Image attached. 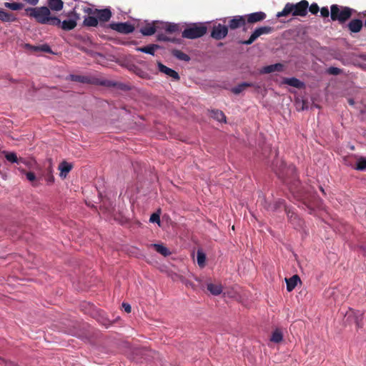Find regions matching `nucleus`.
Returning <instances> with one entry per match:
<instances>
[{
	"mask_svg": "<svg viewBox=\"0 0 366 366\" xmlns=\"http://www.w3.org/2000/svg\"><path fill=\"white\" fill-rule=\"evenodd\" d=\"M47 2L49 9L53 11H59L63 9L64 2L62 0H48Z\"/></svg>",
	"mask_w": 366,
	"mask_h": 366,
	"instance_id": "bb28decb",
	"label": "nucleus"
},
{
	"mask_svg": "<svg viewBox=\"0 0 366 366\" xmlns=\"http://www.w3.org/2000/svg\"><path fill=\"white\" fill-rule=\"evenodd\" d=\"M73 165L66 161H63L59 165V169L60 170L59 176L61 178H66L68 173L72 169Z\"/></svg>",
	"mask_w": 366,
	"mask_h": 366,
	"instance_id": "6ab92c4d",
	"label": "nucleus"
},
{
	"mask_svg": "<svg viewBox=\"0 0 366 366\" xmlns=\"http://www.w3.org/2000/svg\"><path fill=\"white\" fill-rule=\"evenodd\" d=\"M84 12L88 14V16H92L96 14V9L92 8H86L84 9Z\"/></svg>",
	"mask_w": 366,
	"mask_h": 366,
	"instance_id": "09e8293b",
	"label": "nucleus"
},
{
	"mask_svg": "<svg viewBox=\"0 0 366 366\" xmlns=\"http://www.w3.org/2000/svg\"><path fill=\"white\" fill-rule=\"evenodd\" d=\"M26 177L27 179L30 182H34L36 180V175L34 172H28L26 173Z\"/></svg>",
	"mask_w": 366,
	"mask_h": 366,
	"instance_id": "de8ad7c7",
	"label": "nucleus"
},
{
	"mask_svg": "<svg viewBox=\"0 0 366 366\" xmlns=\"http://www.w3.org/2000/svg\"><path fill=\"white\" fill-rule=\"evenodd\" d=\"M309 2L307 0H302L297 4L287 3L282 11L277 12V17L288 16H305L307 14Z\"/></svg>",
	"mask_w": 366,
	"mask_h": 366,
	"instance_id": "7ed1b4c3",
	"label": "nucleus"
},
{
	"mask_svg": "<svg viewBox=\"0 0 366 366\" xmlns=\"http://www.w3.org/2000/svg\"><path fill=\"white\" fill-rule=\"evenodd\" d=\"M25 11L27 16L34 18L39 24L52 26H59L61 24L59 18L51 16L50 9L46 6L29 7Z\"/></svg>",
	"mask_w": 366,
	"mask_h": 366,
	"instance_id": "f257e3e1",
	"label": "nucleus"
},
{
	"mask_svg": "<svg viewBox=\"0 0 366 366\" xmlns=\"http://www.w3.org/2000/svg\"><path fill=\"white\" fill-rule=\"evenodd\" d=\"M157 66L160 72L165 74L176 81H179L180 79V76L176 71L166 66L162 63L157 62Z\"/></svg>",
	"mask_w": 366,
	"mask_h": 366,
	"instance_id": "dca6fc26",
	"label": "nucleus"
},
{
	"mask_svg": "<svg viewBox=\"0 0 366 366\" xmlns=\"http://www.w3.org/2000/svg\"><path fill=\"white\" fill-rule=\"evenodd\" d=\"M207 26L203 24H193L182 31V36L189 39L199 38L207 33Z\"/></svg>",
	"mask_w": 366,
	"mask_h": 366,
	"instance_id": "0eeeda50",
	"label": "nucleus"
},
{
	"mask_svg": "<svg viewBox=\"0 0 366 366\" xmlns=\"http://www.w3.org/2000/svg\"><path fill=\"white\" fill-rule=\"evenodd\" d=\"M69 79L73 81L80 82V83H86V84H93L97 85H101L107 87H115L117 85V83L108 79H100L97 78H90L86 76L82 75H76L71 74L69 76Z\"/></svg>",
	"mask_w": 366,
	"mask_h": 366,
	"instance_id": "39448f33",
	"label": "nucleus"
},
{
	"mask_svg": "<svg viewBox=\"0 0 366 366\" xmlns=\"http://www.w3.org/2000/svg\"><path fill=\"white\" fill-rule=\"evenodd\" d=\"M285 281L287 283V290L288 292L292 291L297 286V283L301 282L300 278L297 274H295L288 279L286 278Z\"/></svg>",
	"mask_w": 366,
	"mask_h": 366,
	"instance_id": "b1692460",
	"label": "nucleus"
},
{
	"mask_svg": "<svg viewBox=\"0 0 366 366\" xmlns=\"http://www.w3.org/2000/svg\"><path fill=\"white\" fill-rule=\"evenodd\" d=\"M122 307L124 308V311L127 313H130L132 311L131 305L128 303L123 302Z\"/></svg>",
	"mask_w": 366,
	"mask_h": 366,
	"instance_id": "8fccbe9b",
	"label": "nucleus"
},
{
	"mask_svg": "<svg viewBox=\"0 0 366 366\" xmlns=\"http://www.w3.org/2000/svg\"><path fill=\"white\" fill-rule=\"evenodd\" d=\"M308 9L312 14H317L320 11L319 6L316 3H313L309 6Z\"/></svg>",
	"mask_w": 366,
	"mask_h": 366,
	"instance_id": "79ce46f5",
	"label": "nucleus"
},
{
	"mask_svg": "<svg viewBox=\"0 0 366 366\" xmlns=\"http://www.w3.org/2000/svg\"><path fill=\"white\" fill-rule=\"evenodd\" d=\"M348 29L351 32L357 33L361 31L363 24L360 19H352L347 24Z\"/></svg>",
	"mask_w": 366,
	"mask_h": 366,
	"instance_id": "4be33fe9",
	"label": "nucleus"
},
{
	"mask_svg": "<svg viewBox=\"0 0 366 366\" xmlns=\"http://www.w3.org/2000/svg\"><path fill=\"white\" fill-rule=\"evenodd\" d=\"M172 54L177 59L182 61H189L190 60L189 55L178 49H173L172 51Z\"/></svg>",
	"mask_w": 366,
	"mask_h": 366,
	"instance_id": "c756f323",
	"label": "nucleus"
},
{
	"mask_svg": "<svg viewBox=\"0 0 366 366\" xmlns=\"http://www.w3.org/2000/svg\"><path fill=\"white\" fill-rule=\"evenodd\" d=\"M252 83L243 82L238 84L237 86L232 89V92L235 94H239L243 92L246 88L252 86Z\"/></svg>",
	"mask_w": 366,
	"mask_h": 366,
	"instance_id": "2f4dec72",
	"label": "nucleus"
},
{
	"mask_svg": "<svg viewBox=\"0 0 366 366\" xmlns=\"http://www.w3.org/2000/svg\"><path fill=\"white\" fill-rule=\"evenodd\" d=\"M2 153L4 154L6 160L11 163H16L19 164L21 163L25 164V160L23 158H18L17 155L14 152H8L3 151Z\"/></svg>",
	"mask_w": 366,
	"mask_h": 366,
	"instance_id": "a211bd4d",
	"label": "nucleus"
},
{
	"mask_svg": "<svg viewBox=\"0 0 366 366\" xmlns=\"http://www.w3.org/2000/svg\"><path fill=\"white\" fill-rule=\"evenodd\" d=\"M281 207L285 208L290 222L294 224L295 227H301L302 226L303 221L293 211L285 205V201L283 199L277 200L274 204L273 209H277Z\"/></svg>",
	"mask_w": 366,
	"mask_h": 366,
	"instance_id": "6e6552de",
	"label": "nucleus"
},
{
	"mask_svg": "<svg viewBox=\"0 0 366 366\" xmlns=\"http://www.w3.org/2000/svg\"><path fill=\"white\" fill-rule=\"evenodd\" d=\"M273 28L269 26H261L255 29L247 40L240 41L239 44L249 45L252 44L258 37L263 34H269L273 31Z\"/></svg>",
	"mask_w": 366,
	"mask_h": 366,
	"instance_id": "1a4fd4ad",
	"label": "nucleus"
},
{
	"mask_svg": "<svg viewBox=\"0 0 366 366\" xmlns=\"http://www.w3.org/2000/svg\"><path fill=\"white\" fill-rule=\"evenodd\" d=\"M149 221H150L151 222H153V223L156 222V223L159 224V223H160V217H159V214H157V213H153V214L151 215L150 218H149Z\"/></svg>",
	"mask_w": 366,
	"mask_h": 366,
	"instance_id": "c03bdc74",
	"label": "nucleus"
},
{
	"mask_svg": "<svg viewBox=\"0 0 366 366\" xmlns=\"http://www.w3.org/2000/svg\"><path fill=\"white\" fill-rule=\"evenodd\" d=\"M352 14V9L347 6H342L337 4H332L330 7V16L332 21H338L340 23H345Z\"/></svg>",
	"mask_w": 366,
	"mask_h": 366,
	"instance_id": "20e7f679",
	"label": "nucleus"
},
{
	"mask_svg": "<svg viewBox=\"0 0 366 366\" xmlns=\"http://www.w3.org/2000/svg\"><path fill=\"white\" fill-rule=\"evenodd\" d=\"M320 191L322 192V194H323L324 195H325V194H326V193H325V189H323V187H322V186H320Z\"/></svg>",
	"mask_w": 366,
	"mask_h": 366,
	"instance_id": "5fc2aeb1",
	"label": "nucleus"
},
{
	"mask_svg": "<svg viewBox=\"0 0 366 366\" xmlns=\"http://www.w3.org/2000/svg\"><path fill=\"white\" fill-rule=\"evenodd\" d=\"M68 16L69 19L64 20L59 26L64 31H70L76 26V21L79 19V14L72 11L69 13Z\"/></svg>",
	"mask_w": 366,
	"mask_h": 366,
	"instance_id": "9d476101",
	"label": "nucleus"
},
{
	"mask_svg": "<svg viewBox=\"0 0 366 366\" xmlns=\"http://www.w3.org/2000/svg\"><path fill=\"white\" fill-rule=\"evenodd\" d=\"M348 102H349V104L350 105H354L355 104V101L352 99H348Z\"/></svg>",
	"mask_w": 366,
	"mask_h": 366,
	"instance_id": "864d4df0",
	"label": "nucleus"
},
{
	"mask_svg": "<svg viewBox=\"0 0 366 366\" xmlns=\"http://www.w3.org/2000/svg\"><path fill=\"white\" fill-rule=\"evenodd\" d=\"M162 29L169 34H174L181 31L179 24L174 23H166L163 25Z\"/></svg>",
	"mask_w": 366,
	"mask_h": 366,
	"instance_id": "393cba45",
	"label": "nucleus"
},
{
	"mask_svg": "<svg viewBox=\"0 0 366 366\" xmlns=\"http://www.w3.org/2000/svg\"><path fill=\"white\" fill-rule=\"evenodd\" d=\"M282 82L285 84H287L289 86L297 88V89H302L305 87L304 82L301 81L295 77L292 78H285L282 81Z\"/></svg>",
	"mask_w": 366,
	"mask_h": 366,
	"instance_id": "412c9836",
	"label": "nucleus"
},
{
	"mask_svg": "<svg viewBox=\"0 0 366 366\" xmlns=\"http://www.w3.org/2000/svg\"><path fill=\"white\" fill-rule=\"evenodd\" d=\"M157 40L161 41H171V42H177V39L175 38H171L167 36L165 34L159 33L157 34Z\"/></svg>",
	"mask_w": 366,
	"mask_h": 366,
	"instance_id": "4c0bfd02",
	"label": "nucleus"
},
{
	"mask_svg": "<svg viewBox=\"0 0 366 366\" xmlns=\"http://www.w3.org/2000/svg\"><path fill=\"white\" fill-rule=\"evenodd\" d=\"M227 26L219 24L213 26L211 36L216 40H221L225 38L228 34Z\"/></svg>",
	"mask_w": 366,
	"mask_h": 366,
	"instance_id": "9b49d317",
	"label": "nucleus"
},
{
	"mask_svg": "<svg viewBox=\"0 0 366 366\" xmlns=\"http://www.w3.org/2000/svg\"><path fill=\"white\" fill-rule=\"evenodd\" d=\"M356 169L357 170H365L366 169V159L364 157H361L360 159H358Z\"/></svg>",
	"mask_w": 366,
	"mask_h": 366,
	"instance_id": "ea45409f",
	"label": "nucleus"
},
{
	"mask_svg": "<svg viewBox=\"0 0 366 366\" xmlns=\"http://www.w3.org/2000/svg\"><path fill=\"white\" fill-rule=\"evenodd\" d=\"M284 65L281 63H277L274 64L268 65L264 66L261 70L262 73L264 74H269L274 71H283Z\"/></svg>",
	"mask_w": 366,
	"mask_h": 366,
	"instance_id": "aec40b11",
	"label": "nucleus"
},
{
	"mask_svg": "<svg viewBox=\"0 0 366 366\" xmlns=\"http://www.w3.org/2000/svg\"><path fill=\"white\" fill-rule=\"evenodd\" d=\"M290 189L294 194L295 197L310 210H312L315 207L320 206L321 200L313 189L304 191H295L291 187Z\"/></svg>",
	"mask_w": 366,
	"mask_h": 366,
	"instance_id": "f03ea898",
	"label": "nucleus"
},
{
	"mask_svg": "<svg viewBox=\"0 0 366 366\" xmlns=\"http://www.w3.org/2000/svg\"><path fill=\"white\" fill-rule=\"evenodd\" d=\"M246 18L244 16H234L228 20L227 27L228 29L235 30L244 26L246 24Z\"/></svg>",
	"mask_w": 366,
	"mask_h": 366,
	"instance_id": "ddd939ff",
	"label": "nucleus"
},
{
	"mask_svg": "<svg viewBox=\"0 0 366 366\" xmlns=\"http://www.w3.org/2000/svg\"><path fill=\"white\" fill-rule=\"evenodd\" d=\"M327 73L331 75H339L342 73V69L337 67L330 66L327 69Z\"/></svg>",
	"mask_w": 366,
	"mask_h": 366,
	"instance_id": "a19ab883",
	"label": "nucleus"
},
{
	"mask_svg": "<svg viewBox=\"0 0 366 366\" xmlns=\"http://www.w3.org/2000/svg\"><path fill=\"white\" fill-rule=\"evenodd\" d=\"M206 255L202 251L198 250L197 253V264L200 267H203L205 264Z\"/></svg>",
	"mask_w": 366,
	"mask_h": 366,
	"instance_id": "e433bc0d",
	"label": "nucleus"
},
{
	"mask_svg": "<svg viewBox=\"0 0 366 366\" xmlns=\"http://www.w3.org/2000/svg\"><path fill=\"white\" fill-rule=\"evenodd\" d=\"M275 172L287 184H291L297 179L295 167L292 164L287 167L285 162H282L280 168L275 170Z\"/></svg>",
	"mask_w": 366,
	"mask_h": 366,
	"instance_id": "423d86ee",
	"label": "nucleus"
},
{
	"mask_svg": "<svg viewBox=\"0 0 366 366\" xmlns=\"http://www.w3.org/2000/svg\"><path fill=\"white\" fill-rule=\"evenodd\" d=\"M112 11L109 9L106 8L103 9H96L95 16L97 18L98 21L104 23L109 21L112 17Z\"/></svg>",
	"mask_w": 366,
	"mask_h": 366,
	"instance_id": "2eb2a0df",
	"label": "nucleus"
},
{
	"mask_svg": "<svg viewBox=\"0 0 366 366\" xmlns=\"http://www.w3.org/2000/svg\"><path fill=\"white\" fill-rule=\"evenodd\" d=\"M79 49L81 51H82L85 52L86 54H91V51H90V50H89L88 49H86V48L84 47V46H79Z\"/></svg>",
	"mask_w": 366,
	"mask_h": 366,
	"instance_id": "603ef678",
	"label": "nucleus"
},
{
	"mask_svg": "<svg viewBox=\"0 0 366 366\" xmlns=\"http://www.w3.org/2000/svg\"><path fill=\"white\" fill-rule=\"evenodd\" d=\"M185 284H186V285H191V286H192V283H190V282H185Z\"/></svg>",
	"mask_w": 366,
	"mask_h": 366,
	"instance_id": "6e6d98bb",
	"label": "nucleus"
},
{
	"mask_svg": "<svg viewBox=\"0 0 366 366\" xmlns=\"http://www.w3.org/2000/svg\"><path fill=\"white\" fill-rule=\"evenodd\" d=\"M157 29L158 27L155 26L154 23L147 24L141 27L140 32L144 36H152L157 31Z\"/></svg>",
	"mask_w": 366,
	"mask_h": 366,
	"instance_id": "5701e85b",
	"label": "nucleus"
},
{
	"mask_svg": "<svg viewBox=\"0 0 366 366\" xmlns=\"http://www.w3.org/2000/svg\"><path fill=\"white\" fill-rule=\"evenodd\" d=\"M348 317H353L355 323L357 325V328H361L363 326V317H364V312L361 311H354L351 310L350 312L347 313Z\"/></svg>",
	"mask_w": 366,
	"mask_h": 366,
	"instance_id": "f3484780",
	"label": "nucleus"
},
{
	"mask_svg": "<svg viewBox=\"0 0 366 366\" xmlns=\"http://www.w3.org/2000/svg\"><path fill=\"white\" fill-rule=\"evenodd\" d=\"M207 290L214 295H220L222 292V287L221 285L208 284Z\"/></svg>",
	"mask_w": 366,
	"mask_h": 366,
	"instance_id": "7c9ffc66",
	"label": "nucleus"
},
{
	"mask_svg": "<svg viewBox=\"0 0 366 366\" xmlns=\"http://www.w3.org/2000/svg\"><path fill=\"white\" fill-rule=\"evenodd\" d=\"M320 14H321V16H322L324 18H327L330 16V11H329L328 8L327 6L322 7L320 9Z\"/></svg>",
	"mask_w": 366,
	"mask_h": 366,
	"instance_id": "49530a36",
	"label": "nucleus"
},
{
	"mask_svg": "<svg viewBox=\"0 0 366 366\" xmlns=\"http://www.w3.org/2000/svg\"><path fill=\"white\" fill-rule=\"evenodd\" d=\"M212 117L218 122H226V117L223 112L219 110H212Z\"/></svg>",
	"mask_w": 366,
	"mask_h": 366,
	"instance_id": "473e14b6",
	"label": "nucleus"
},
{
	"mask_svg": "<svg viewBox=\"0 0 366 366\" xmlns=\"http://www.w3.org/2000/svg\"><path fill=\"white\" fill-rule=\"evenodd\" d=\"M134 72L137 75L142 78H145V76L147 75V74L144 71L138 67L135 68Z\"/></svg>",
	"mask_w": 366,
	"mask_h": 366,
	"instance_id": "a18cd8bd",
	"label": "nucleus"
},
{
	"mask_svg": "<svg viewBox=\"0 0 366 366\" xmlns=\"http://www.w3.org/2000/svg\"><path fill=\"white\" fill-rule=\"evenodd\" d=\"M246 22L248 24H255L260 22L266 19L267 15L263 11L254 12L247 15H245Z\"/></svg>",
	"mask_w": 366,
	"mask_h": 366,
	"instance_id": "4468645a",
	"label": "nucleus"
},
{
	"mask_svg": "<svg viewBox=\"0 0 366 366\" xmlns=\"http://www.w3.org/2000/svg\"><path fill=\"white\" fill-rule=\"evenodd\" d=\"M4 6L14 11H18L24 8V4L19 2H6Z\"/></svg>",
	"mask_w": 366,
	"mask_h": 366,
	"instance_id": "f704fd0d",
	"label": "nucleus"
},
{
	"mask_svg": "<svg viewBox=\"0 0 366 366\" xmlns=\"http://www.w3.org/2000/svg\"><path fill=\"white\" fill-rule=\"evenodd\" d=\"M0 20L4 22H10L14 20V17L11 14L0 10Z\"/></svg>",
	"mask_w": 366,
	"mask_h": 366,
	"instance_id": "72a5a7b5",
	"label": "nucleus"
},
{
	"mask_svg": "<svg viewBox=\"0 0 366 366\" xmlns=\"http://www.w3.org/2000/svg\"><path fill=\"white\" fill-rule=\"evenodd\" d=\"M152 247H153L158 253L161 254L164 257H167L171 254L169 250L163 244H152Z\"/></svg>",
	"mask_w": 366,
	"mask_h": 366,
	"instance_id": "c85d7f7f",
	"label": "nucleus"
},
{
	"mask_svg": "<svg viewBox=\"0 0 366 366\" xmlns=\"http://www.w3.org/2000/svg\"><path fill=\"white\" fill-rule=\"evenodd\" d=\"M110 28L124 34H129L134 31V26L128 22L112 23L110 24Z\"/></svg>",
	"mask_w": 366,
	"mask_h": 366,
	"instance_id": "f8f14e48",
	"label": "nucleus"
},
{
	"mask_svg": "<svg viewBox=\"0 0 366 366\" xmlns=\"http://www.w3.org/2000/svg\"><path fill=\"white\" fill-rule=\"evenodd\" d=\"M24 1L32 6H35L38 4L39 0H24Z\"/></svg>",
	"mask_w": 366,
	"mask_h": 366,
	"instance_id": "3c124183",
	"label": "nucleus"
},
{
	"mask_svg": "<svg viewBox=\"0 0 366 366\" xmlns=\"http://www.w3.org/2000/svg\"><path fill=\"white\" fill-rule=\"evenodd\" d=\"M283 336L280 330H276L272 332L270 340L275 343H279L282 340Z\"/></svg>",
	"mask_w": 366,
	"mask_h": 366,
	"instance_id": "c9c22d12",
	"label": "nucleus"
},
{
	"mask_svg": "<svg viewBox=\"0 0 366 366\" xmlns=\"http://www.w3.org/2000/svg\"><path fill=\"white\" fill-rule=\"evenodd\" d=\"M99 24L95 15L88 16L84 18L83 25L85 26H97Z\"/></svg>",
	"mask_w": 366,
	"mask_h": 366,
	"instance_id": "cd10ccee",
	"label": "nucleus"
},
{
	"mask_svg": "<svg viewBox=\"0 0 366 366\" xmlns=\"http://www.w3.org/2000/svg\"><path fill=\"white\" fill-rule=\"evenodd\" d=\"M159 47L160 46L159 45L153 44H149V45H147L146 46L137 47L136 49V50L137 51H141V52L149 54H151V55L154 56L155 50H157Z\"/></svg>",
	"mask_w": 366,
	"mask_h": 366,
	"instance_id": "a878e982",
	"label": "nucleus"
},
{
	"mask_svg": "<svg viewBox=\"0 0 366 366\" xmlns=\"http://www.w3.org/2000/svg\"><path fill=\"white\" fill-rule=\"evenodd\" d=\"M33 49L35 51H44L46 53H52V51L50 46L47 44H43L41 46H33Z\"/></svg>",
	"mask_w": 366,
	"mask_h": 366,
	"instance_id": "58836bf2",
	"label": "nucleus"
},
{
	"mask_svg": "<svg viewBox=\"0 0 366 366\" xmlns=\"http://www.w3.org/2000/svg\"><path fill=\"white\" fill-rule=\"evenodd\" d=\"M48 169H49V175H48V177H46V181H47L49 183H53V182H54V177L51 174V160H49V161Z\"/></svg>",
	"mask_w": 366,
	"mask_h": 366,
	"instance_id": "37998d69",
	"label": "nucleus"
}]
</instances>
